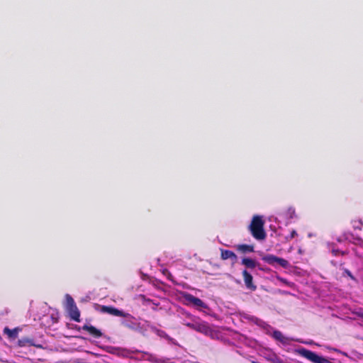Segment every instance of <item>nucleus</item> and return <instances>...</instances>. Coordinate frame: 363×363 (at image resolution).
Instances as JSON below:
<instances>
[{
  "label": "nucleus",
  "instance_id": "1",
  "mask_svg": "<svg viewBox=\"0 0 363 363\" xmlns=\"http://www.w3.org/2000/svg\"><path fill=\"white\" fill-rule=\"evenodd\" d=\"M264 221L262 216H254L250 225H249V230L253 236L257 240H263L266 238V233L264 229Z\"/></svg>",
  "mask_w": 363,
  "mask_h": 363
},
{
  "label": "nucleus",
  "instance_id": "2",
  "mask_svg": "<svg viewBox=\"0 0 363 363\" xmlns=\"http://www.w3.org/2000/svg\"><path fill=\"white\" fill-rule=\"evenodd\" d=\"M184 325L190 329L211 337H213L215 334V331L210 327L209 324L205 321L200 320L199 318L194 320L191 323H186Z\"/></svg>",
  "mask_w": 363,
  "mask_h": 363
},
{
  "label": "nucleus",
  "instance_id": "3",
  "mask_svg": "<svg viewBox=\"0 0 363 363\" xmlns=\"http://www.w3.org/2000/svg\"><path fill=\"white\" fill-rule=\"evenodd\" d=\"M66 308L72 320L80 322V311L73 298L69 294L66 295Z\"/></svg>",
  "mask_w": 363,
  "mask_h": 363
},
{
  "label": "nucleus",
  "instance_id": "4",
  "mask_svg": "<svg viewBox=\"0 0 363 363\" xmlns=\"http://www.w3.org/2000/svg\"><path fill=\"white\" fill-rule=\"evenodd\" d=\"M95 309L101 313H108L114 316L123 318L130 316L129 313H125L123 311H120L118 308L111 306H101L99 304H96Z\"/></svg>",
  "mask_w": 363,
  "mask_h": 363
},
{
  "label": "nucleus",
  "instance_id": "5",
  "mask_svg": "<svg viewBox=\"0 0 363 363\" xmlns=\"http://www.w3.org/2000/svg\"><path fill=\"white\" fill-rule=\"evenodd\" d=\"M300 354H301V356L310 360L313 363H333L327 358L322 356H319L314 352H312L306 349L301 350Z\"/></svg>",
  "mask_w": 363,
  "mask_h": 363
},
{
  "label": "nucleus",
  "instance_id": "6",
  "mask_svg": "<svg viewBox=\"0 0 363 363\" xmlns=\"http://www.w3.org/2000/svg\"><path fill=\"white\" fill-rule=\"evenodd\" d=\"M262 259L267 264L274 266L276 264L282 267L283 268H287L289 266V262L281 257H277L274 255H266L262 257Z\"/></svg>",
  "mask_w": 363,
  "mask_h": 363
},
{
  "label": "nucleus",
  "instance_id": "7",
  "mask_svg": "<svg viewBox=\"0 0 363 363\" xmlns=\"http://www.w3.org/2000/svg\"><path fill=\"white\" fill-rule=\"evenodd\" d=\"M183 297L186 302H188L189 303H191L195 306L200 307L202 308H207L206 304L201 299L193 296L191 294L185 293L183 295Z\"/></svg>",
  "mask_w": 363,
  "mask_h": 363
},
{
  "label": "nucleus",
  "instance_id": "8",
  "mask_svg": "<svg viewBox=\"0 0 363 363\" xmlns=\"http://www.w3.org/2000/svg\"><path fill=\"white\" fill-rule=\"evenodd\" d=\"M242 274L245 286L252 291H255L257 286L253 283L252 276L246 269L243 270Z\"/></svg>",
  "mask_w": 363,
  "mask_h": 363
},
{
  "label": "nucleus",
  "instance_id": "9",
  "mask_svg": "<svg viewBox=\"0 0 363 363\" xmlns=\"http://www.w3.org/2000/svg\"><path fill=\"white\" fill-rule=\"evenodd\" d=\"M147 356V360L152 363H172L171 359L167 357H160L155 354L145 352Z\"/></svg>",
  "mask_w": 363,
  "mask_h": 363
},
{
  "label": "nucleus",
  "instance_id": "10",
  "mask_svg": "<svg viewBox=\"0 0 363 363\" xmlns=\"http://www.w3.org/2000/svg\"><path fill=\"white\" fill-rule=\"evenodd\" d=\"M82 329L88 332L90 335L95 338H99L102 336L101 330L93 325L85 324L82 326Z\"/></svg>",
  "mask_w": 363,
  "mask_h": 363
},
{
  "label": "nucleus",
  "instance_id": "11",
  "mask_svg": "<svg viewBox=\"0 0 363 363\" xmlns=\"http://www.w3.org/2000/svg\"><path fill=\"white\" fill-rule=\"evenodd\" d=\"M220 257L223 260L230 259L233 264L236 262L238 259L237 255L233 251L223 249L220 250Z\"/></svg>",
  "mask_w": 363,
  "mask_h": 363
},
{
  "label": "nucleus",
  "instance_id": "12",
  "mask_svg": "<svg viewBox=\"0 0 363 363\" xmlns=\"http://www.w3.org/2000/svg\"><path fill=\"white\" fill-rule=\"evenodd\" d=\"M235 248L238 252L243 254L253 252L255 251L253 245L240 244L235 245Z\"/></svg>",
  "mask_w": 363,
  "mask_h": 363
},
{
  "label": "nucleus",
  "instance_id": "13",
  "mask_svg": "<svg viewBox=\"0 0 363 363\" xmlns=\"http://www.w3.org/2000/svg\"><path fill=\"white\" fill-rule=\"evenodd\" d=\"M272 337L276 340L284 345L288 344L289 341V339L288 337H285L281 331L277 330H273Z\"/></svg>",
  "mask_w": 363,
  "mask_h": 363
},
{
  "label": "nucleus",
  "instance_id": "14",
  "mask_svg": "<svg viewBox=\"0 0 363 363\" xmlns=\"http://www.w3.org/2000/svg\"><path fill=\"white\" fill-rule=\"evenodd\" d=\"M241 263L249 269H254L257 265V262L255 260L249 257H244L242 259Z\"/></svg>",
  "mask_w": 363,
  "mask_h": 363
},
{
  "label": "nucleus",
  "instance_id": "15",
  "mask_svg": "<svg viewBox=\"0 0 363 363\" xmlns=\"http://www.w3.org/2000/svg\"><path fill=\"white\" fill-rule=\"evenodd\" d=\"M330 251L333 256H344L347 254L345 251H342L336 248L334 244L330 245Z\"/></svg>",
  "mask_w": 363,
  "mask_h": 363
},
{
  "label": "nucleus",
  "instance_id": "16",
  "mask_svg": "<svg viewBox=\"0 0 363 363\" xmlns=\"http://www.w3.org/2000/svg\"><path fill=\"white\" fill-rule=\"evenodd\" d=\"M245 318L259 327H260L262 324H264V320L254 315H247Z\"/></svg>",
  "mask_w": 363,
  "mask_h": 363
},
{
  "label": "nucleus",
  "instance_id": "17",
  "mask_svg": "<svg viewBox=\"0 0 363 363\" xmlns=\"http://www.w3.org/2000/svg\"><path fill=\"white\" fill-rule=\"evenodd\" d=\"M260 328L264 330V333L267 335L272 336L274 330L271 325H269L268 323L264 321V324H262Z\"/></svg>",
  "mask_w": 363,
  "mask_h": 363
},
{
  "label": "nucleus",
  "instance_id": "18",
  "mask_svg": "<svg viewBox=\"0 0 363 363\" xmlns=\"http://www.w3.org/2000/svg\"><path fill=\"white\" fill-rule=\"evenodd\" d=\"M343 265L342 263H341L340 264V269L343 271V274H342V276L343 277H346L347 276L348 277H350L352 280H355V277L352 275V274L351 273V272L350 270H348L347 269H345L343 267H342V266Z\"/></svg>",
  "mask_w": 363,
  "mask_h": 363
},
{
  "label": "nucleus",
  "instance_id": "19",
  "mask_svg": "<svg viewBox=\"0 0 363 363\" xmlns=\"http://www.w3.org/2000/svg\"><path fill=\"white\" fill-rule=\"evenodd\" d=\"M4 333H6L9 335V337H14L16 336V334L15 330H10V329H9L7 328H6L4 329Z\"/></svg>",
  "mask_w": 363,
  "mask_h": 363
},
{
  "label": "nucleus",
  "instance_id": "20",
  "mask_svg": "<svg viewBox=\"0 0 363 363\" xmlns=\"http://www.w3.org/2000/svg\"><path fill=\"white\" fill-rule=\"evenodd\" d=\"M362 226V222L361 220H354L353 224V228L354 229L361 230Z\"/></svg>",
  "mask_w": 363,
  "mask_h": 363
},
{
  "label": "nucleus",
  "instance_id": "21",
  "mask_svg": "<svg viewBox=\"0 0 363 363\" xmlns=\"http://www.w3.org/2000/svg\"><path fill=\"white\" fill-rule=\"evenodd\" d=\"M269 360L272 363H283V360L281 359L279 357H277L276 354L274 355L273 358L269 359Z\"/></svg>",
  "mask_w": 363,
  "mask_h": 363
},
{
  "label": "nucleus",
  "instance_id": "22",
  "mask_svg": "<svg viewBox=\"0 0 363 363\" xmlns=\"http://www.w3.org/2000/svg\"><path fill=\"white\" fill-rule=\"evenodd\" d=\"M296 236H297V233H296V230H292L290 233V235L286 237V239L291 240L294 238H295Z\"/></svg>",
  "mask_w": 363,
  "mask_h": 363
},
{
  "label": "nucleus",
  "instance_id": "23",
  "mask_svg": "<svg viewBox=\"0 0 363 363\" xmlns=\"http://www.w3.org/2000/svg\"><path fill=\"white\" fill-rule=\"evenodd\" d=\"M140 296L144 300V301H145L147 303H153V301L152 299L145 298V296L144 295H141Z\"/></svg>",
  "mask_w": 363,
  "mask_h": 363
},
{
  "label": "nucleus",
  "instance_id": "24",
  "mask_svg": "<svg viewBox=\"0 0 363 363\" xmlns=\"http://www.w3.org/2000/svg\"><path fill=\"white\" fill-rule=\"evenodd\" d=\"M289 211L290 213V217L292 218L293 215L295 213V210L292 208H289Z\"/></svg>",
  "mask_w": 363,
  "mask_h": 363
},
{
  "label": "nucleus",
  "instance_id": "25",
  "mask_svg": "<svg viewBox=\"0 0 363 363\" xmlns=\"http://www.w3.org/2000/svg\"><path fill=\"white\" fill-rule=\"evenodd\" d=\"M162 333H164V335H163V336H164V337H166L167 340H172V338H171L168 335H167L164 331H162Z\"/></svg>",
  "mask_w": 363,
  "mask_h": 363
},
{
  "label": "nucleus",
  "instance_id": "26",
  "mask_svg": "<svg viewBox=\"0 0 363 363\" xmlns=\"http://www.w3.org/2000/svg\"><path fill=\"white\" fill-rule=\"evenodd\" d=\"M152 304L154 305V307H152V310L155 311L157 309L156 307L159 306V303H155L153 301Z\"/></svg>",
  "mask_w": 363,
  "mask_h": 363
},
{
  "label": "nucleus",
  "instance_id": "27",
  "mask_svg": "<svg viewBox=\"0 0 363 363\" xmlns=\"http://www.w3.org/2000/svg\"><path fill=\"white\" fill-rule=\"evenodd\" d=\"M355 240L357 241V242H362V238H356Z\"/></svg>",
  "mask_w": 363,
  "mask_h": 363
},
{
  "label": "nucleus",
  "instance_id": "28",
  "mask_svg": "<svg viewBox=\"0 0 363 363\" xmlns=\"http://www.w3.org/2000/svg\"><path fill=\"white\" fill-rule=\"evenodd\" d=\"M331 264H332L333 266L337 267V263H336V262H335L332 261V262H331Z\"/></svg>",
  "mask_w": 363,
  "mask_h": 363
},
{
  "label": "nucleus",
  "instance_id": "29",
  "mask_svg": "<svg viewBox=\"0 0 363 363\" xmlns=\"http://www.w3.org/2000/svg\"><path fill=\"white\" fill-rule=\"evenodd\" d=\"M359 316L363 318V311L359 313Z\"/></svg>",
  "mask_w": 363,
  "mask_h": 363
},
{
  "label": "nucleus",
  "instance_id": "30",
  "mask_svg": "<svg viewBox=\"0 0 363 363\" xmlns=\"http://www.w3.org/2000/svg\"><path fill=\"white\" fill-rule=\"evenodd\" d=\"M171 277H172V274L169 272H168V278H169V279L171 280Z\"/></svg>",
  "mask_w": 363,
  "mask_h": 363
},
{
  "label": "nucleus",
  "instance_id": "31",
  "mask_svg": "<svg viewBox=\"0 0 363 363\" xmlns=\"http://www.w3.org/2000/svg\"><path fill=\"white\" fill-rule=\"evenodd\" d=\"M251 363H259V362H256V361H252Z\"/></svg>",
  "mask_w": 363,
  "mask_h": 363
}]
</instances>
